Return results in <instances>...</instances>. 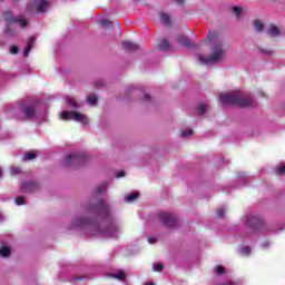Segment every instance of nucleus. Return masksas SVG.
<instances>
[{"instance_id": "f257e3e1", "label": "nucleus", "mask_w": 285, "mask_h": 285, "mask_svg": "<svg viewBox=\"0 0 285 285\" xmlns=\"http://www.w3.org/2000/svg\"><path fill=\"white\" fill-rule=\"evenodd\" d=\"M86 213L88 217H78L75 218L71 224L75 228H88L91 227V230H95L97 234L110 235L112 230H117V226L110 225L107 229H99V224L92 219V217H99V215H104V217H108L110 215V206L104 199H99L96 205L89 204L86 206Z\"/></svg>"}, {"instance_id": "f03ea898", "label": "nucleus", "mask_w": 285, "mask_h": 285, "mask_svg": "<svg viewBox=\"0 0 285 285\" xmlns=\"http://www.w3.org/2000/svg\"><path fill=\"white\" fill-rule=\"evenodd\" d=\"M207 40L212 46L213 55L207 58L204 56L199 57L200 63H205V66L217 63L218 61H222L223 57H226V51L224 50V45L222 43V38L219 35H217L215 31H209L207 35Z\"/></svg>"}, {"instance_id": "7ed1b4c3", "label": "nucleus", "mask_w": 285, "mask_h": 285, "mask_svg": "<svg viewBox=\"0 0 285 285\" xmlns=\"http://www.w3.org/2000/svg\"><path fill=\"white\" fill-rule=\"evenodd\" d=\"M220 104L223 106H237L238 108H253L255 100L250 95H246L239 91L220 94Z\"/></svg>"}, {"instance_id": "20e7f679", "label": "nucleus", "mask_w": 285, "mask_h": 285, "mask_svg": "<svg viewBox=\"0 0 285 285\" xmlns=\"http://www.w3.org/2000/svg\"><path fill=\"white\" fill-rule=\"evenodd\" d=\"M6 27L4 32L8 37H14V29H12V24L19 23L21 28H26L28 26V20L23 19L21 16H7L4 18Z\"/></svg>"}, {"instance_id": "39448f33", "label": "nucleus", "mask_w": 285, "mask_h": 285, "mask_svg": "<svg viewBox=\"0 0 285 285\" xmlns=\"http://www.w3.org/2000/svg\"><path fill=\"white\" fill-rule=\"evenodd\" d=\"M88 157L83 154H69L65 157V163L67 166H72L73 168H79V166H83Z\"/></svg>"}, {"instance_id": "423d86ee", "label": "nucleus", "mask_w": 285, "mask_h": 285, "mask_svg": "<svg viewBox=\"0 0 285 285\" xmlns=\"http://www.w3.org/2000/svg\"><path fill=\"white\" fill-rule=\"evenodd\" d=\"M61 119H63V121H70V119H73V121H79L83 125L88 124V117L77 111H63L61 114Z\"/></svg>"}, {"instance_id": "0eeeda50", "label": "nucleus", "mask_w": 285, "mask_h": 285, "mask_svg": "<svg viewBox=\"0 0 285 285\" xmlns=\"http://www.w3.org/2000/svg\"><path fill=\"white\" fill-rule=\"evenodd\" d=\"M158 218L165 226H168V228H175L176 226H179L177 217L173 214L164 212L158 215Z\"/></svg>"}, {"instance_id": "6e6552de", "label": "nucleus", "mask_w": 285, "mask_h": 285, "mask_svg": "<svg viewBox=\"0 0 285 285\" xmlns=\"http://www.w3.org/2000/svg\"><path fill=\"white\" fill-rule=\"evenodd\" d=\"M245 224L248 228H252V230H261L262 226H264V220L257 216L249 215L247 216Z\"/></svg>"}, {"instance_id": "1a4fd4ad", "label": "nucleus", "mask_w": 285, "mask_h": 285, "mask_svg": "<svg viewBox=\"0 0 285 285\" xmlns=\"http://www.w3.org/2000/svg\"><path fill=\"white\" fill-rule=\"evenodd\" d=\"M21 193H37L39 190V183L37 181H23L20 185Z\"/></svg>"}, {"instance_id": "9d476101", "label": "nucleus", "mask_w": 285, "mask_h": 285, "mask_svg": "<svg viewBox=\"0 0 285 285\" xmlns=\"http://www.w3.org/2000/svg\"><path fill=\"white\" fill-rule=\"evenodd\" d=\"M22 114L24 115L26 119H32L35 115H37V109L32 105H24L22 107Z\"/></svg>"}, {"instance_id": "9b49d317", "label": "nucleus", "mask_w": 285, "mask_h": 285, "mask_svg": "<svg viewBox=\"0 0 285 285\" xmlns=\"http://www.w3.org/2000/svg\"><path fill=\"white\" fill-rule=\"evenodd\" d=\"M50 2L48 0H37L36 1V10L37 12H40V14H43L46 12V9L49 8Z\"/></svg>"}, {"instance_id": "f8f14e48", "label": "nucleus", "mask_w": 285, "mask_h": 285, "mask_svg": "<svg viewBox=\"0 0 285 285\" xmlns=\"http://www.w3.org/2000/svg\"><path fill=\"white\" fill-rule=\"evenodd\" d=\"M121 47L124 48V50H126V52H137V50H139V46L130 41L121 42Z\"/></svg>"}, {"instance_id": "ddd939ff", "label": "nucleus", "mask_w": 285, "mask_h": 285, "mask_svg": "<svg viewBox=\"0 0 285 285\" xmlns=\"http://www.w3.org/2000/svg\"><path fill=\"white\" fill-rule=\"evenodd\" d=\"M266 32H267L268 37H272V38L279 37V35H282V31L275 24H269Z\"/></svg>"}, {"instance_id": "4468645a", "label": "nucleus", "mask_w": 285, "mask_h": 285, "mask_svg": "<svg viewBox=\"0 0 285 285\" xmlns=\"http://www.w3.org/2000/svg\"><path fill=\"white\" fill-rule=\"evenodd\" d=\"M177 41L179 46H184L185 48H193V41H190V38L186 36H178Z\"/></svg>"}, {"instance_id": "2eb2a0df", "label": "nucleus", "mask_w": 285, "mask_h": 285, "mask_svg": "<svg viewBox=\"0 0 285 285\" xmlns=\"http://www.w3.org/2000/svg\"><path fill=\"white\" fill-rule=\"evenodd\" d=\"M35 41H37V38L33 36L31 37L28 42H27V47L23 51V57H28V55H30V50H32L33 46H35Z\"/></svg>"}, {"instance_id": "dca6fc26", "label": "nucleus", "mask_w": 285, "mask_h": 285, "mask_svg": "<svg viewBox=\"0 0 285 285\" xmlns=\"http://www.w3.org/2000/svg\"><path fill=\"white\" fill-rule=\"evenodd\" d=\"M159 19L161 21V23H164V26H171L173 21L170 20V14L166 13V12H160L159 13Z\"/></svg>"}, {"instance_id": "f3484780", "label": "nucleus", "mask_w": 285, "mask_h": 285, "mask_svg": "<svg viewBox=\"0 0 285 285\" xmlns=\"http://www.w3.org/2000/svg\"><path fill=\"white\" fill-rule=\"evenodd\" d=\"M168 48H170V43L168 42V40L163 39V40L158 41V43H157L158 50H168Z\"/></svg>"}, {"instance_id": "a211bd4d", "label": "nucleus", "mask_w": 285, "mask_h": 285, "mask_svg": "<svg viewBox=\"0 0 285 285\" xmlns=\"http://www.w3.org/2000/svg\"><path fill=\"white\" fill-rule=\"evenodd\" d=\"M100 26L101 28H108L109 30L115 29V23H112L110 20H100Z\"/></svg>"}, {"instance_id": "6ab92c4d", "label": "nucleus", "mask_w": 285, "mask_h": 285, "mask_svg": "<svg viewBox=\"0 0 285 285\" xmlns=\"http://www.w3.org/2000/svg\"><path fill=\"white\" fill-rule=\"evenodd\" d=\"M108 188V185L106 183H102L100 186H98L95 190V195H104Z\"/></svg>"}, {"instance_id": "aec40b11", "label": "nucleus", "mask_w": 285, "mask_h": 285, "mask_svg": "<svg viewBox=\"0 0 285 285\" xmlns=\"http://www.w3.org/2000/svg\"><path fill=\"white\" fill-rule=\"evenodd\" d=\"M254 29L256 30V32H264V22H262V20H255Z\"/></svg>"}, {"instance_id": "412c9836", "label": "nucleus", "mask_w": 285, "mask_h": 285, "mask_svg": "<svg viewBox=\"0 0 285 285\" xmlns=\"http://www.w3.org/2000/svg\"><path fill=\"white\" fill-rule=\"evenodd\" d=\"M32 159H37V154H35L32 151H27L23 155V161H32Z\"/></svg>"}, {"instance_id": "4be33fe9", "label": "nucleus", "mask_w": 285, "mask_h": 285, "mask_svg": "<svg viewBox=\"0 0 285 285\" xmlns=\"http://www.w3.org/2000/svg\"><path fill=\"white\" fill-rule=\"evenodd\" d=\"M87 101L90 106H95L98 101V98H97V95L95 94H90L88 97H87Z\"/></svg>"}, {"instance_id": "5701e85b", "label": "nucleus", "mask_w": 285, "mask_h": 285, "mask_svg": "<svg viewBox=\"0 0 285 285\" xmlns=\"http://www.w3.org/2000/svg\"><path fill=\"white\" fill-rule=\"evenodd\" d=\"M11 249L8 246H3L0 248V255L1 257H10Z\"/></svg>"}, {"instance_id": "b1692460", "label": "nucleus", "mask_w": 285, "mask_h": 285, "mask_svg": "<svg viewBox=\"0 0 285 285\" xmlns=\"http://www.w3.org/2000/svg\"><path fill=\"white\" fill-rule=\"evenodd\" d=\"M139 198V194L131 193L125 197V202H135V199Z\"/></svg>"}, {"instance_id": "393cba45", "label": "nucleus", "mask_w": 285, "mask_h": 285, "mask_svg": "<svg viewBox=\"0 0 285 285\" xmlns=\"http://www.w3.org/2000/svg\"><path fill=\"white\" fill-rule=\"evenodd\" d=\"M111 277L115 279H120V282H124L126 279V273L124 271L118 272V274H112Z\"/></svg>"}, {"instance_id": "a878e982", "label": "nucleus", "mask_w": 285, "mask_h": 285, "mask_svg": "<svg viewBox=\"0 0 285 285\" xmlns=\"http://www.w3.org/2000/svg\"><path fill=\"white\" fill-rule=\"evenodd\" d=\"M67 104H69V106H71V108H78V104L77 101L75 100V98L72 97H67Z\"/></svg>"}, {"instance_id": "bb28decb", "label": "nucleus", "mask_w": 285, "mask_h": 285, "mask_svg": "<svg viewBox=\"0 0 285 285\" xmlns=\"http://www.w3.org/2000/svg\"><path fill=\"white\" fill-rule=\"evenodd\" d=\"M17 206H23V204H26V198L23 196H18L14 199Z\"/></svg>"}, {"instance_id": "cd10ccee", "label": "nucleus", "mask_w": 285, "mask_h": 285, "mask_svg": "<svg viewBox=\"0 0 285 285\" xmlns=\"http://www.w3.org/2000/svg\"><path fill=\"white\" fill-rule=\"evenodd\" d=\"M216 215H217V217H219V219L226 217V209H224V208H218V209L216 210Z\"/></svg>"}, {"instance_id": "c85d7f7f", "label": "nucleus", "mask_w": 285, "mask_h": 285, "mask_svg": "<svg viewBox=\"0 0 285 285\" xmlns=\"http://www.w3.org/2000/svg\"><path fill=\"white\" fill-rule=\"evenodd\" d=\"M10 173L13 177L16 175H21V167H11Z\"/></svg>"}, {"instance_id": "c756f323", "label": "nucleus", "mask_w": 285, "mask_h": 285, "mask_svg": "<svg viewBox=\"0 0 285 285\" xmlns=\"http://www.w3.org/2000/svg\"><path fill=\"white\" fill-rule=\"evenodd\" d=\"M207 108H208V106L200 104L198 106V115H204V112H206Z\"/></svg>"}, {"instance_id": "7c9ffc66", "label": "nucleus", "mask_w": 285, "mask_h": 285, "mask_svg": "<svg viewBox=\"0 0 285 285\" xmlns=\"http://www.w3.org/2000/svg\"><path fill=\"white\" fill-rule=\"evenodd\" d=\"M226 273V269L222 265L216 266V274L217 275H224Z\"/></svg>"}, {"instance_id": "2f4dec72", "label": "nucleus", "mask_w": 285, "mask_h": 285, "mask_svg": "<svg viewBox=\"0 0 285 285\" xmlns=\"http://www.w3.org/2000/svg\"><path fill=\"white\" fill-rule=\"evenodd\" d=\"M194 131L191 129H183L181 130V137H190V135H193Z\"/></svg>"}, {"instance_id": "473e14b6", "label": "nucleus", "mask_w": 285, "mask_h": 285, "mask_svg": "<svg viewBox=\"0 0 285 285\" xmlns=\"http://www.w3.org/2000/svg\"><path fill=\"white\" fill-rule=\"evenodd\" d=\"M154 271L156 273H161V271H164V264L157 263L156 265H154Z\"/></svg>"}, {"instance_id": "72a5a7b5", "label": "nucleus", "mask_w": 285, "mask_h": 285, "mask_svg": "<svg viewBox=\"0 0 285 285\" xmlns=\"http://www.w3.org/2000/svg\"><path fill=\"white\" fill-rule=\"evenodd\" d=\"M11 55H17L19 52V47L12 46L10 49Z\"/></svg>"}, {"instance_id": "f704fd0d", "label": "nucleus", "mask_w": 285, "mask_h": 285, "mask_svg": "<svg viewBox=\"0 0 285 285\" xmlns=\"http://www.w3.org/2000/svg\"><path fill=\"white\" fill-rule=\"evenodd\" d=\"M234 13L236 14V17H239V14H242V8L234 7Z\"/></svg>"}, {"instance_id": "c9c22d12", "label": "nucleus", "mask_w": 285, "mask_h": 285, "mask_svg": "<svg viewBox=\"0 0 285 285\" xmlns=\"http://www.w3.org/2000/svg\"><path fill=\"white\" fill-rule=\"evenodd\" d=\"M277 175H285V165L277 169Z\"/></svg>"}, {"instance_id": "e433bc0d", "label": "nucleus", "mask_w": 285, "mask_h": 285, "mask_svg": "<svg viewBox=\"0 0 285 285\" xmlns=\"http://www.w3.org/2000/svg\"><path fill=\"white\" fill-rule=\"evenodd\" d=\"M243 254L248 255L250 253V248L248 246L243 247Z\"/></svg>"}, {"instance_id": "4c0bfd02", "label": "nucleus", "mask_w": 285, "mask_h": 285, "mask_svg": "<svg viewBox=\"0 0 285 285\" xmlns=\"http://www.w3.org/2000/svg\"><path fill=\"white\" fill-rule=\"evenodd\" d=\"M177 6H184L185 0H174Z\"/></svg>"}, {"instance_id": "58836bf2", "label": "nucleus", "mask_w": 285, "mask_h": 285, "mask_svg": "<svg viewBox=\"0 0 285 285\" xmlns=\"http://www.w3.org/2000/svg\"><path fill=\"white\" fill-rule=\"evenodd\" d=\"M117 177H126V171H120L117 174Z\"/></svg>"}, {"instance_id": "ea45409f", "label": "nucleus", "mask_w": 285, "mask_h": 285, "mask_svg": "<svg viewBox=\"0 0 285 285\" xmlns=\"http://www.w3.org/2000/svg\"><path fill=\"white\" fill-rule=\"evenodd\" d=\"M148 242H149V244H155V243L157 242V239H155V238H148Z\"/></svg>"}, {"instance_id": "a19ab883", "label": "nucleus", "mask_w": 285, "mask_h": 285, "mask_svg": "<svg viewBox=\"0 0 285 285\" xmlns=\"http://www.w3.org/2000/svg\"><path fill=\"white\" fill-rule=\"evenodd\" d=\"M263 52H265V55H272L273 53V51H271V50H264Z\"/></svg>"}, {"instance_id": "79ce46f5", "label": "nucleus", "mask_w": 285, "mask_h": 285, "mask_svg": "<svg viewBox=\"0 0 285 285\" xmlns=\"http://www.w3.org/2000/svg\"><path fill=\"white\" fill-rule=\"evenodd\" d=\"M145 101H150V96L145 95Z\"/></svg>"}, {"instance_id": "37998d69", "label": "nucleus", "mask_w": 285, "mask_h": 285, "mask_svg": "<svg viewBox=\"0 0 285 285\" xmlns=\"http://www.w3.org/2000/svg\"><path fill=\"white\" fill-rule=\"evenodd\" d=\"M3 175V171L1 170V168H0V177Z\"/></svg>"}, {"instance_id": "c03bdc74", "label": "nucleus", "mask_w": 285, "mask_h": 285, "mask_svg": "<svg viewBox=\"0 0 285 285\" xmlns=\"http://www.w3.org/2000/svg\"><path fill=\"white\" fill-rule=\"evenodd\" d=\"M263 246H264L265 248H267V246H268V243L264 244Z\"/></svg>"}, {"instance_id": "a18cd8bd", "label": "nucleus", "mask_w": 285, "mask_h": 285, "mask_svg": "<svg viewBox=\"0 0 285 285\" xmlns=\"http://www.w3.org/2000/svg\"><path fill=\"white\" fill-rule=\"evenodd\" d=\"M73 279H77V281H79V279H81L80 277H75Z\"/></svg>"}, {"instance_id": "49530a36", "label": "nucleus", "mask_w": 285, "mask_h": 285, "mask_svg": "<svg viewBox=\"0 0 285 285\" xmlns=\"http://www.w3.org/2000/svg\"><path fill=\"white\" fill-rule=\"evenodd\" d=\"M3 1V0H0V2Z\"/></svg>"}]
</instances>
